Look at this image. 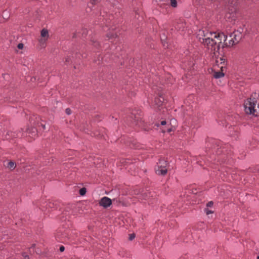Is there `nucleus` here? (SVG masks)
Listing matches in <instances>:
<instances>
[{
  "label": "nucleus",
  "instance_id": "nucleus-1",
  "mask_svg": "<svg viewBox=\"0 0 259 259\" xmlns=\"http://www.w3.org/2000/svg\"><path fill=\"white\" fill-rule=\"evenodd\" d=\"M197 36L199 41L215 55L220 48H224L225 46H232L238 43L242 34L239 31H234L230 34L228 42H227V36L224 33L212 32L206 29L199 30Z\"/></svg>",
  "mask_w": 259,
  "mask_h": 259
},
{
  "label": "nucleus",
  "instance_id": "nucleus-2",
  "mask_svg": "<svg viewBox=\"0 0 259 259\" xmlns=\"http://www.w3.org/2000/svg\"><path fill=\"white\" fill-rule=\"evenodd\" d=\"M244 110L246 113L256 116L259 114V106L255 97L248 98L244 103Z\"/></svg>",
  "mask_w": 259,
  "mask_h": 259
},
{
  "label": "nucleus",
  "instance_id": "nucleus-3",
  "mask_svg": "<svg viewBox=\"0 0 259 259\" xmlns=\"http://www.w3.org/2000/svg\"><path fill=\"white\" fill-rule=\"evenodd\" d=\"M167 163L164 160H160L159 163L155 167V172L158 175H165L167 173L166 166Z\"/></svg>",
  "mask_w": 259,
  "mask_h": 259
},
{
  "label": "nucleus",
  "instance_id": "nucleus-4",
  "mask_svg": "<svg viewBox=\"0 0 259 259\" xmlns=\"http://www.w3.org/2000/svg\"><path fill=\"white\" fill-rule=\"evenodd\" d=\"M131 118L133 119L134 122L136 125L140 126L142 123V118L139 114H136V111H134L132 113Z\"/></svg>",
  "mask_w": 259,
  "mask_h": 259
},
{
  "label": "nucleus",
  "instance_id": "nucleus-5",
  "mask_svg": "<svg viewBox=\"0 0 259 259\" xmlns=\"http://www.w3.org/2000/svg\"><path fill=\"white\" fill-rule=\"evenodd\" d=\"M112 204V201L111 199L107 197H103L99 202L100 206H103L104 208H107L110 206Z\"/></svg>",
  "mask_w": 259,
  "mask_h": 259
},
{
  "label": "nucleus",
  "instance_id": "nucleus-6",
  "mask_svg": "<svg viewBox=\"0 0 259 259\" xmlns=\"http://www.w3.org/2000/svg\"><path fill=\"white\" fill-rule=\"evenodd\" d=\"M27 133L29 134L28 136L32 138H35L37 135V130L35 127H33L31 129L27 130Z\"/></svg>",
  "mask_w": 259,
  "mask_h": 259
},
{
  "label": "nucleus",
  "instance_id": "nucleus-7",
  "mask_svg": "<svg viewBox=\"0 0 259 259\" xmlns=\"http://www.w3.org/2000/svg\"><path fill=\"white\" fill-rule=\"evenodd\" d=\"M164 97L162 96H159L158 98H156L155 100V104L158 106L160 107L162 105V103L164 102Z\"/></svg>",
  "mask_w": 259,
  "mask_h": 259
},
{
  "label": "nucleus",
  "instance_id": "nucleus-8",
  "mask_svg": "<svg viewBox=\"0 0 259 259\" xmlns=\"http://www.w3.org/2000/svg\"><path fill=\"white\" fill-rule=\"evenodd\" d=\"M221 69L222 70L223 66L221 67ZM224 76V73L222 71H216L214 72L213 76L215 78H219Z\"/></svg>",
  "mask_w": 259,
  "mask_h": 259
},
{
  "label": "nucleus",
  "instance_id": "nucleus-9",
  "mask_svg": "<svg viewBox=\"0 0 259 259\" xmlns=\"http://www.w3.org/2000/svg\"><path fill=\"white\" fill-rule=\"evenodd\" d=\"M41 37L48 38L49 33L47 29H43L41 31Z\"/></svg>",
  "mask_w": 259,
  "mask_h": 259
},
{
  "label": "nucleus",
  "instance_id": "nucleus-10",
  "mask_svg": "<svg viewBox=\"0 0 259 259\" xmlns=\"http://www.w3.org/2000/svg\"><path fill=\"white\" fill-rule=\"evenodd\" d=\"M15 166H16V164H15V163L14 162L10 161L8 163V167L10 169H11V170L14 169L15 168Z\"/></svg>",
  "mask_w": 259,
  "mask_h": 259
},
{
  "label": "nucleus",
  "instance_id": "nucleus-11",
  "mask_svg": "<svg viewBox=\"0 0 259 259\" xmlns=\"http://www.w3.org/2000/svg\"><path fill=\"white\" fill-rule=\"evenodd\" d=\"M117 36V34L116 33H114V32H112V33L109 32L107 34V37H108L109 39H110L112 38L116 37Z\"/></svg>",
  "mask_w": 259,
  "mask_h": 259
},
{
  "label": "nucleus",
  "instance_id": "nucleus-12",
  "mask_svg": "<svg viewBox=\"0 0 259 259\" xmlns=\"http://www.w3.org/2000/svg\"><path fill=\"white\" fill-rule=\"evenodd\" d=\"M47 38L41 37V38L39 39V42L41 45H44L46 41L47 40Z\"/></svg>",
  "mask_w": 259,
  "mask_h": 259
},
{
  "label": "nucleus",
  "instance_id": "nucleus-13",
  "mask_svg": "<svg viewBox=\"0 0 259 259\" xmlns=\"http://www.w3.org/2000/svg\"><path fill=\"white\" fill-rule=\"evenodd\" d=\"M170 5L174 8L177 6V2L176 0H170Z\"/></svg>",
  "mask_w": 259,
  "mask_h": 259
},
{
  "label": "nucleus",
  "instance_id": "nucleus-14",
  "mask_svg": "<svg viewBox=\"0 0 259 259\" xmlns=\"http://www.w3.org/2000/svg\"><path fill=\"white\" fill-rule=\"evenodd\" d=\"M86 193V189L84 188H82L80 189L79 190V194L80 195L83 196Z\"/></svg>",
  "mask_w": 259,
  "mask_h": 259
},
{
  "label": "nucleus",
  "instance_id": "nucleus-15",
  "mask_svg": "<svg viewBox=\"0 0 259 259\" xmlns=\"http://www.w3.org/2000/svg\"><path fill=\"white\" fill-rule=\"evenodd\" d=\"M98 2L97 0H91L90 3L89 4V7H91L92 6H93L94 5H95L96 4H97V3Z\"/></svg>",
  "mask_w": 259,
  "mask_h": 259
},
{
  "label": "nucleus",
  "instance_id": "nucleus-16",
  "mask_svg": "<svg viewBox=\"0 0 259 259\" xmlns=\"http://www.w3.org/2000/svg\"><path fill=\"white\" fill-rule=\"evenodd\" d=\"M205 212H206V214H207V215L213 213V211L212 210H209L208 208L205 209Z\"/></svg>",
  "mask_w": 259,
  "mask_h": 259
},
{
  "label": "nucleus",
  "instance_id": "nucleus-17",
  "mask_svg": "<svg viewBox=\"0 0 259 259\" xmlns=\"http://www.w3.org/2000/svg\"><path fill=\"white\" fill-rule=\"evenodd\" d=\"M24 47V45L22 43H20L17 45V48L19 50L23 49Z\"/></svg>",
  "mask_w": 259,
  "mask_h": 259
},
{
  "label": "nucleus",
  "instance_id": "nucleus-18",
  "mask_svg": "<svg viewBox=\"0 0 259 259\" xmlns=\"http://www.w3.org/2000/svg\"><path fill=\"white\" fill-rule=\"evenodd\" d=\"M135 237V234H131L130 235V237H129V239L130 240H132L133 239H134Z\"/></svg>",
  "mask_w": 259,
  "mask_h": 259
},
{
  "label": "nucleus",
  "instance_id": "nucleus-19",
  "mask_svg": "<svg viewBox=\"0 0 259 259\" xmlns=\"http://www.w3.org/2000/svg\"><path fill=\"white\" fill-rule=\"evenodd\" d=\"M65 112L68 115H70L71 113V110L69 109V108H67L66 110H65Z\"/></svg>",
  "mask_w": 259,
  "mask_h": 259
},
{
  "label": "nucleus",
  "instance_id": "nucleus-20",
  "mask_svg": "<svg viewBox=\"0 0 259 259\" xmlns=\"http://www.w3.org/2000/svg\"><path fill=\"white\" fill-rule=\"evenodd\" d=\"M213 204V203L212 201H209L208 202L207 204H206V206L207 207H211Z\"/></svg>",
  "mask_w": 259,
  "mask_h": 259
},
{
  "label": "nucleus",
  "instance_id": "nucleus-21",
  "mask_svg": "<svg viewBox=\"0 0 259 259\" xmlns=\"http://www.w3.org/2000/svg\"><path fill=\"white\" fill-rule=\"evenodd\" d=\"M22 255L24 257V259H29V256L26 254L25 253H23Z\"/></svg>",
  "mask_w": 259,
  "mask_h": 259
},
{
  "label": "nucleus",
  "instance_id": "nucleus-22",
  "mask_svg": "<svg viewBox=\"0 0 259 259\" xmlns=\"http://www.w3.org/2000/svg\"><path fill=\"white\" fill-rule=\"evenodd\" d=\"M64 249H65V248H64V247L63 246H61L60 247V249H60V251L61 252H63L64 250Z\"/></svg>",
  "mask_w": 259,
  "mask_h": 259
},
{
  "label": "nucleus",
  "instance_id": "nucleus-23",
  "mask_svg": "<svg viewBox=\"0 0 259 259\" xmlns=\"http://www.w3.org/2000/svg\"><path fill=\"white\" fill-rule=\"evenodd\" d=\"M70 58L69 57H67V58H65V62L66 63H68L70 61Z\"/></svg>",
  "mask_w": 259,
  "mask_h": 259
},
{
  "label": "nucleus",
  "instance_id": "nucleus-24",
  "mask_svg": "<svg viewBox=\"0 0 259 259\" xmlns=\"http://www.w3.org/2000/svg\"><path fill=\"white\" fill-rule=\"evenodd\" d=\"M40 125L42 126L44 130L46 129L45 125L42 123H40Z\"/></svg>",
  "mask_w": 259,
  "mask_h": 259
},
{
  "label": "nucleus",
  "instance_id": "nucleus-25",
  "mask_svg": "<svg viewBox=\"0 0 259 259\" xmlns=\"http://www.w3.org/2000/svg\"><path fill=\"white\" fill-rule=\"evenodd\" d=\"M94 46H95V47H97V46H98V45H99L98 42H94Z\"/></svg>",
  "mask_w": 259,
  "mask_h": 259
},
{
  "label": "nucleus",
  "instance_id": "nucleus-26",
  "mask_svg": "<svg viewBox=\"0 0 259 259\" xmlns=\"http://www.w3.org/2000/svg\"><path fill=\"white\" fill-rule=\"evenodd\" d=\"M165 124H166V121H162L161 122V125H165Z\"/></svg>",
  "mask_w": 259,
  "mask_h": 259
},
{
  "label": "nucleus",
  "instance_id": "nucleus-27",
  "mask_svg": "<svg viewBox=\"0 0 259 259\" xmlns=\"http://www.w3.org/2000/svg\"><path fill=\"white\" fill-rule=\"evenodd\" d=\"M171 131V129H170V128H169V129H168V130H167V132H170V131Z\"/></svg>",
  "mask_w": 259,
  "mask_h": 259
},
{
  "label": "nucleus",
  "instance_id": "nucleus-28",
  "mask_svg": "<svg viewBox=\"0 0 259 259\" xmlns=\"http://www.w3.org/2000/svg\"><path fill=\"white\" fill-rule=\"evenodd\" d=\"M257 259H259V256L257 257Z\"/></svg>",
  "mask_w": 259,
  "mask_h": 259
},
{
  "label": "nucleus",
  "instance_id": "nucleus-29",
  "mask_svg": "<svg viewBox=\"0 0 259 259\" xmlns=\"http://www.w3.org/2000/svg\"><path fill=\"white\" fill-rule=\"evenodd\" d=\"M113 47H114V46H111V49H112V48H113Z\"/></svg>",
  "mask_w": 259,
  "mask_h": 259
}]
</instances>
